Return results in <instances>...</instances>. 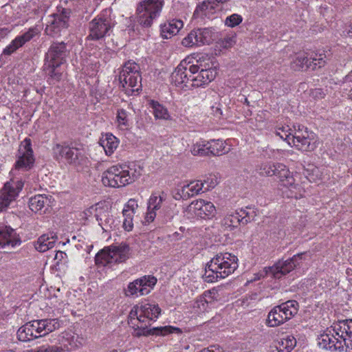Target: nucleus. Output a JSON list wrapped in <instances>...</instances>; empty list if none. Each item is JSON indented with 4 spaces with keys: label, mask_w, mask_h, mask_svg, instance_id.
Here are the masks:
<instances>
[{
    "label": "nucleus",
    "mask_w": 352,
    "mask_h": 352,
    "mask_svg": "<svg viewBox=\"0 0 352 352\" xmlns=\"http://www.w3.org/2000/svg\"><path fill=\"white\" fill-rule=\"evenodd\" d=\"M236 34L232 33L227 35L219 41V45L221 47L228 49L232 47L236 43Z\"/></svg>",
    "instance_id": "44"
},
{
    "label": "nucleus",
    "mask_w": 352,
    "mask_h": 352,
    "mask_svg": "<svg viewBox=\"0 0 352 352\" xmlns=\"http://www.w3.org/2000/svg\"><path fill=\"white\" fill-rule=\"evenodd\" d=\"M195 37L191 31L184 39L182 40V45L185 47H191L197 46L196 42L194 41Z\"/></svg>",
    "instance_id": "53"
},
{
    "label": "nucleus",
    "mask_w": 352,
    "mask_h": 352,
    "mask_svg": "<svg viewBox=\"0 0 352 352\" xmlns=\"http://www.w3.org/2000/svg\"><path fill=\"white\" fill-rule=\"evenodd\" d=\"M107 352H118V351L116 350V349H113V350H111L110 351H107Z\"/></svg>",
    "instance_id": "64"
},
{
    "label": "nucleus",
    "mask_w": 352,
    "mask_h": 352,
    "mask_svg": "<svg viewBox=\"0 0 352 352\" xmlns=\"http://www.w3.org/2000/svg\"><path fill=\"white\" fill-rule=\"evenodd\" d=\"M44 66L46 72L50 77L57 80H58L60 78L61 74L56 71V69L59 66H52L50 64H47V63H45Z\"/></svg>",
    "instance_id": "50"
},
{
    "label": "nucleus",
    "mask_w": 352,
    "mask_h": 352,
    "mask_svg": "<svg viewBox=\"0 0 352 352\" xmlns=\"http://www.w3.org/2000/svg\"><path fill=\"white\" fill-rule=\"evenodd\" d=\"M116 122L120 129H125L129 126V113L124 109H118L116 113Z\"/></svg>",
    "instance_id": "37"
},
{
    "label": "nucleus",
    "mask_w": 352,
    "mask_h": 352,
    "mask_svg": "<svg viewBox=\"0 0 352 352\" xmlns=\"http://www.w3.org/2000/svg\"><path fill=\"white\" fill-rule=\"evenodd\" d=\"M296 338L293 335H285L278 342V352H290L296 346Z\"/></svg>",
    "instance_id": "31"
},
{
    "label": "nucleus",
    "mask_w": 352,
    "mask_h": 352,
    "mask_svg": "<svg viewBox=\"0 0 352 352\" xmlns=\"http://www.w3.org/2000/svg\"><path fill=\"white\" fill-rule=\"evenodd\" d=\"M298 302L287 300L274 307L268 314L267 324L270 327H278L293 318L298 311Z\"/></svg>",
    "instance_id": "11"
},
{
    "label": "nucleus",
    "mask_w": 352,
    "mask_h": 352,
    "mask_svg": "<svg viewBox=\"0 0 352 352\" xmlns=\"http://www.w3.org/2000/svg\"><path fill=\"white\" fill-rule=\"evenodd\" d=\"M256 170L261 176H277L280 185L287 189L283 193L287 197L299 199L304 196V188L296 182L293 173L283 164L263 162L256 166Z\"/></svg>",
    "instance_id": "4"
},
{
    "label": "nucleus",
    "mask_w": 352,
    "mask_h": 352,
    "mask_svg": "<svg viewBox=\"0 0 352 352\" xmlns=\"http://www.w3.org/2000/svg\"><path fill=\"white\" fill-rule=\"evenodd\" d=\"M330 328L332 333H324L318 338L319 348L331 352H352V319L334 322Z\"/></svg>",
    "instance_id": "3"
},
{
    "label": "nucleus",
    "mask_w": 352,
    "mask_h": 352,
    "mask_svg": "<svg viewBox=\"0 0 352 352\" xmlns=\"http://www.w3.org/2000/svg\"><path fill=\"white\" fill-rule=\"evenodd\" d=\"M155 217H156V210H152V208H148L147 212L146 213L145 218H144L145 222L149 223L153 221Z\"/></svg>",
    "instance_id": "56"
},
{
    "label": "nucleus",
    "mask_w": 352,
    "mask_h": 352,
    "mask_svg": "<svg viewBox=\"0 0 352 352\" xmlns=\"http://www.w3.org/2000/svg\"><path fill=\"white\" fill-rule=\"evenodd\" d=\"M31 146V140L29 138H25L21 143L19 148V157L15 164L16 169L27 170L32 166L34 159Z\"/></svg>",
    "instance_id": "20"
},
{
    "label": "nucleus",
    "mask_w": 352,
    "mask_h": 352,
    "mask_svg": "<svg viewBox=\"0 0 352 352\" xmlns=\"http://www.w3.org/2000/svg\"><path fill=\"white\" fill-rule=\"evenodd\" d=\"M23 187V182L21 180H11L4 184L0 195V211L6 210L15 200Z\"/></svg>",
    "instance_id": "18"
},
{
    "label": "nucleus",
    "mask_w": 352,
    "mask_h": 352,
    "mask_svg": "<svg viewBox=\"0 0 352 352\" xmlns=\"http://www.w3.org/2000/svg\"><path fill=\"white\" fill-rule=\"evenodd\" d=\"M114 26V22L109 15L100 14L92 19L89 23V34L91 40H99L109 36Z\"/></svg>",
    "instance_id": "16"
},
{
    "label": "nucleus",
    "mask_w": 352,
    "mask_h": 352,
    "mask_svg": "<svg viewBox=\"0 0 352 352\" xmlns=\"http://www.w3.org/2000/svg\"><path fill=\"white\" fill-rule=\"evenodd\" d=\"M100 144L102 146L107 155H111L119 144L118 139L111 133H107L104 137L100 140Z\"/></svg>",
    "instance_id": "30"
},
{
    "label": "nucleus",
    "mask_w": 352,
    "mask_h": 352,
    "mask_svg": "<svg viewBox=\"0 0 352 352\" xmlns=\"http://www.w3.org/2000/svg\"><path fill=\"white\" fill-rule=\"evenodd\" d=\"M325 55L323 54H311L308 58L309 61L307 64V69L315 70L318 68H321L324 66L326 61L324 60Z\"/></svg>",
    "instance_id": "34"
},
{
    "label": "nucleus",
    "mask_w": 352,
    "mask_h": 352,
    "mask_svg": "<svg viewBox=\"0 0 352 352\" xmlns=\"http://www.w3.org/2000/svg\"><path fill=\"white\" fill-rule=\"evenodd\" d=\"M164 5V0H143L136 7L138 23L142 27H151L153 21L158 18Z\"/></svg>",
    "instance_id": "8"
},
{
    "label": "nucleus",
    "mask_w": 352,
    "mask_h": 352,
    "mask_svg": "<svg viewBox=\"0 0 352 352\" xmlns=\"http://www.w3.org/2000/svg\"><path fill=\"white\" fill-rule=\"evenodd\" d=\"M70 12L63 8L60 12L54 13L48 16L45 33L53 38L61 36L69 27L68 20Z\"/></svg>",
    "instance_id": "13"
},
{
    "label": "nucleus",
    "mask_w": 352,
    "mask_h": 352,
    "mask_svg": "<svg viewBox=\"0 0 352 352\" xmlns=\"http://www.w3.org/2000/svg\"><path fill=\"white\" fill-rule=\"evenodd\" d=\"M36 34V30L31 28L23 34L17 36L8 46L3 49L0 57V60L3 58V56H8L12 55L18 49L23 46L27 42L32 39Z\"/></svg>",
    "instance_id": "22"
},
{
    "label": "nucleus",
    "mask_w": 352,
    "mask_h": 352,
    "mask_svg": "<svg viewBox=\"0 0 352 352\" xmlns=\"http://www.w3.org/2000/svg\"><path fill=\"white\" fill-rule=\"evenodd\" d=\"M60 327L58 319H43L25 323L17 331L20 341L29 342L45 336Z\"/></svg>",
    "instance_id": "6"
},
{
    "label": "nucleus",
    "mask_w": 352,
    "mask_h": 352,
    "mask_svg": "<svg viewBox=\"0 0 352 352\" xmlns=\"http://www.w3.org/2000/svg\"><path fill=\"white\" fill-rule=\"evenodd\" d=\"M150 107L153 109V114L156 119L169 120L170 116L167 109L157 101L151 100Z\"/></svg>",
    "instance_id": "32"
},
{
    "label": "nucleus",
    "mask_w": 352,
    "mask_h": 352,
    "mask_svg": "<svg viewBox=\"0 0 352 352\" xmlns=\"http://www.w3.org/2000/svg\"><path fill=\"white\" fill-rule=\"evenodd\" d=\"M292 131V129L289 128V126H283L276 128L275 134L279 136L282 140H286L289 145H292L290 141Z\"/></svg>",
    "instance_id": "42"
},
{
    "label": "nucleus",
    "mask_w": 352,
    "mask_h": 352,
    "mask_svg": "<svg viewBox=\"0 0 352 352\" xmlns=\"http://www.w3.org/2000/svg\"><path fill=\"white\" fill-rule=\"evenodd\" d=\"M191 153L194 155L200 156H205L210 154L209 150H208V146H206V144H201L198 142L192 146Z\"/></svg>",
    "instance_id": "45"
},
{
    "label": "nucleus",
    "mask_w": 352,
    "mask_h": 352,
    "mask_svg": "<svg viewBox=\"0 0 352 352\" xmlns=\"http://www.w3.org/2000/svg\"><path fill=\"white\" fill-rule=\"evenodd\" d=\"M240 217L241 216L238 210L228 213L225 216V217L222 220V224L225 227L230 229L236 228L240 223H241Z\"/></svg>",
    "instance_id": "35"
},
{
    "label": "nucleus",
    "mask_w": 352,
    "mask_h": 352,
    "mask_svg": "<svg viewBox=\"0 0 352 352\" xmlns=\"http://www.w3.org/2000/svg\"><path fill=\"white\" fill-rule=\"evenodd\" d=\"M56 240L57 236L55 233L44 234L34 243V246L37 251L45 252L54 246Z\"/></svg>",
    "instance_id": "27"
},
{
    "label": "nucleus",
    "mask_w": 352,
    "mask_h": 352,
    "mask_svg": "<svg viewBox=\"0 0 352 352\" xmlns=\"http://www.w3.org/2000/svg\"><path fill=\"white\" fill-rule=\"evenodd\" d=\"M243 21V18L241 15L237 14H233L226 19L225 24L228 27H235L239 25Z\"/></svg>",
    "instance_id": "47"
},
{
    "label": "nucleus",
    "mask_w": 352,
    "mask_h": 352,
    "mask_svg": "<svg viewBox=\"0 0 352 352\" xmlns=\"http://www.w3.org/2000/svg\"><path fill=\"white\" fill-rule=\"evenodd\" d=\"M302 255L303 253L297 254L286 261H278L274 265L265 267V275L274 278H280L299 264L298 261L302 259Z\"/></svg>",
    "instance_id": "17"
},
{
    "label": "nucleus",
    "mask_w": 352,
    "mask_h": 352,
    "mask_svg": "<svg viewBox=\"0 0 352 352\" xmlns=\"http://www.w3.org/2000/svg\"><path fill=\"white\" fill-rule=\"evenodd\" d=\"M161 314L158 305L147 300L134 305L129 314V324L133 327V336L140 338L149 335L165 336L170 334L181 335V329L173 326H164L149 328L151 322L155 321Z\"/></svg>",
    "instance_id": "1"
},
{
    "label": "nucleus",
    "mask_w": 352,
    "mask_h": 352,
    "mask_svg": "<svg viewBox=\"0 0 352 352\" xmlns=\"http://www.w3.org/2000/svg\"><path fill=\"white\" fill-rule=\"evenodd\" d=\"M62 349L56 346H50L49 344H43L42 346L32 349L30 352H59Z\"/></svg>",
    "instance_id": "48"
},
{
    "label": "nucleus",
    "mask_w": 352,
    "mask_h": 352,
    "mask_svg": "<svg viewBox=\"0 0 352 352\" xmlns=\"http://www.w3.org/2000/svg\"><path fill=\"white\" fill-rule=\"evenodd\" d=\"M90 209L96 212L95 217L96 221L103 230L107 231L109 229H112L115 227V220L107 209H98V208L94 207H91Z\"/></svg>",
    "instance_id": "24"
},
{
    "label": "nucleus",
    "mask_w": 352,
    "mask_h": 352,
    "mask_svg": "<svg viewBox=\"0 0 352 352\" xmlns=\"http://www.w3.org/2000/svg\"><path fill=\"white\" fill-rule=\"evenodd\" d=\"M217 74L216 67L204 68L195 65L191 58L180 62L171 75L172 82L177 86L186 89L208 85Z\"/></svg>",
    "instance_id": "2"
},
{
    "label": "nucleus",
    "mask_w": 352,
    "mask_h": 352,
    "mask_svg": "<svg viewBox=\"0 0 352 352\" xmlns=\"http://www.w3.org/2000/svg\"><path fill=\"white\" fill-rule=\"evenodd\" d=\"M138 208V204L135 199H130L124 207V210H129L130 212L135 214Z\"/></svg>",
    "instance_id": "52"
},
{
    "label": "nucleus",
    "mask_w": 352,
    "mask_h": 352,
    "mask_svg": "<svg viewBox=\"0 0 352 352\" xmlns=\"http://www.w3.org/2000/svg\"><path fill=\"white\" fill-rule=\"evenodd\" d=\"M192 32L194 35V37H195L194 41L196 42L197 46L203 45L202 40L201 39V36H200L201 32H200L199 28L197 29V30H192Z\"/></svg>",
    "instance_id": "57"
},
{
    "label": "nucleus",
    "mask_w": 352,
    "mask_h": 352,
    "mask_svg": "<svg viewBox=\"0 0 352 352\" xmlns=\"http://www.w3.org/2000/svg\"><path fill=\"white\" fill-rule=\"evenodd\" d=\"M28 205L34 212L45 213L50 207V199L45 195H36L29 199Z\"/></svg>",
    "instance_id": "25"
},
{
    "label": "nucleus",
    "mask_w": 352,
    "mask_h": 352,
    "mask_svg": "<svg viewBox=\"0 0 352 352\" xmlns=\"http://www.w3.org/2000/svg\"><path fill=\"white\" fill-rule=\"evenodd\" d=\"M130 247L122 243L118 245H110L100 251L95 256L97 265L107 266L125 262L130 257Z\"/></svg>",
    "instance_id": "7"
},
{
    "label": "nucleus",
    "mask_w": 352,
    "mask_h": 352,
    "mask_svg": "<svg viewBox=\"0 0 352 352\" xmlns=\"http://www.w3.org/2000/svg\"><path fill=\"white\" fill-rule=\"evenodd\" d=\"M238 267L237 257L230 253L217 254L205 269L204 278L208 283H214L232 274Z\"/></svg>",
    "instance_id": "5"
},
{
    "label": "nucleus",
    "mask_w": 352,
    "mask_h": 352,
    "mask_svg": "<svg viewBox=\"0 0 352 352\" xmlns=\"http://www.w3.org/2000/svg\"><path fill=\"white\" fill-rule=\"evenodd\" d=\"M212 111L214 113V115L217 118H220L222 116L223 113H222V111H221V108L219 107V106H217V107L213 106L212 107Z\"/></svg>",
    "instance_id": "60"
},
{
    "label": "nucleus",
    "mask_w": 352,
    "mask_h": 352,
    "mask_svg": "<svg viewBox=\"0 0 352 352\" xmlns=\"http://www.w3.org/2000/svg\"><path fill=\"white\" fill-rule=\"evenodd\" d=\"M192 308L194 311L198 314L204 313L208 309V302L204 296H200L194 302Z\"/></svg>",
    "instance_id": "41"
},
{
    "label": "nucleus",
    "mask_w": 352,
    "mask_h": 352,
    "mask_svg": "<svg viewBox=\"0 0 352 352\" xmlns=\"http://www.w3.org/2000/svg\"><path fill=\"white\" fill-rule=\"evenodd\" d=\"M21 243V241L16 231L10 227L0 228V251L8 252Z\"/></svg>",
    "instance_id": "21"
},
{
    "label": "nucleus",
    "mask_w": 352,
    "mask_h": 352,
    "mask_svg": "<svg viewBox=\"0 0 352 352\" xmlns=\"http://www.w3.org/2000/svg\"><path fill=\"white\" fill-rule=\"evenodd\" d=\"M66 257L67 254L65 252L62 251H58L55 254L54 259L57 261V263H58L59 261H61L63 259H65Z\"/></svg>",
    "instance_id": "59"
},
{
    "label": "nucleus",
    "mask_w": 352,
    "mask_h": 352,
    "mask_svg": "<svg viewBox=\"0 0 352 352\" xmlns=\"http://www.w3.org/2000/svg\"><path fill=\"white\" fill-rule=\"evenodd\" d=\"M204 188V184L199 180L192 181L190 183L184 185L180 189L178 195L184 200L197 195Z\"/></svg>",
    "instance_id": "26"
},
{
    "label": "nucleus",
    "mask_w": 352,
    "mask_h": 352,
    "mask_svg": "<svg viewBox=\"0 0 352 352\" xmlns=\"http://www.w3.org/2000/svg\"><path fill=\"white\" fill-rule=\"evenodd\" d=\"M347 34L349 36L352 37V26L348 30Z\"/></svg>",
    "instance_id": "61"
},
{
    "label": "nucleus",
    "mask_w": 352,
    "mask_h": 352,
    "mask_svg": "<svg viewBox=\"0 0 352 352\" xmlns=\"http://www.w3.org/2000/svg\"><path fill=\"white\" fill-rule=\"evenodd\" d=\"M157 283V278L153 276H143L130 282L124 289L126 296L138 298L148 294Z\"/></svg>",
    "instance_id": "15"
},
{
    "label": "nucleus",
    "mask_w": 352,
    "mask_h": 352,
    "mask_svg": "<svg viewBox=\"0 0 352 352\" xmlns=\"http://www.w3.org/2000/svg\"><path fill=\"white\" fill-rule=\"evenodd\" d=\"M166 199V195L164 192H154L151 195L148 199V208L158 210L161 208L163 202Z\"/></svg>",
    "instance_id": "36"
},
{
    "label": "nucleus",
    "mask_w": 352,
    "mask_h": 352,
    "mask_svg": "<svg viewBox=\"0 0 352 352\" xmlns=\"http://www.w3.org/2000/svg\"><path fill=\"white\" fill-rule=\"evenodd\" d=\"M218 2L224 3L226 0H217Z\"/></svg>",
    "instance_id": "63"
},
{
    "label": "nucleus",
    "mask_w": 352,
    "mask_h": 352,
    "mask_svg": "<svg viewBox=\"0 0 352 352\" xmlns=\"http://www.w3.org/2000/svg\"><path fill=\"white\" fill-rule=\"evenodd\" d=\"M68 336L65 340L68 341V344L63 343V345L65 348H66L67 350H72L78 346L77 344L74 342V336L68 335Z\"/></svg>",
    "instance_id": "55"
},
{
    "label": "nucleus",
    "mask_w": 352,
    "mask_h": 352,
    "mask_svg": "<svg viewBox=\"0 0 352 352\" xmlns=\"http://www.w3.org/2000/svg\"><path fill=\"white\" fill-rule=\"evenodd\" d=\"M11 29L8 28H0V41L6 38L11 32Z\"/></svg>",
    "instance_id": "58"
},
{
    "label": "nucleus",
    "mask_w": 352,
    "mask_h": 352,
    "mask_svg": "<svg viewBox=\"0 0 352 352\" xmlns=\"http://www.w3.org/2000/svg\"><path fill=\"white\" fill-rule=\"evenodd\" d=\"M183 27V22L181 20L173 19L161 25V36L164 38H170L176 35Z\"/></svg>",
    "instance_id": "28"
},
{
    "label": "nucleus",
    "mask_w": 352,
    "mask_h": 352,
    "mask_svg": "<svg viewBox=\"0 0 352 352\" xmlns=\"http://www.w3.org/2000/svg\"><path fill=\"white\" fill-rule=\"evenodd\" d=\"M239 212L241 216L240 220L241 221L242 224H247L248 223L254 221L256 216V212L250 208L241 209Z\"/></svg>",
    "instance_id": "40"
},
{
    "label": "nucleus",
    "mask_w": 352,
    "mask_h": 352,
    "mask_svg": "<svg viewBox=\"0 0 352 352\" xmlns=\"http://www.w3.org/2000/svg\"><path fill=\"white\" fill-rule=\"evenodd\" d=\"M68 51L64 42H53L45 56V63L52 66H60L66 61Z\"/></svg>",
    "instance_id": "19"
},
{
    "label": "nucleus",
    "mask_w": 352,
    "mask_h": 352,
    "mask_svg": "<svg viewBox=\"0 0 352 352\" xmlns=\"http://www.w3.org/2000/svg\"><path fill=\"white\" fill-rule=\"evenodd\" d=\"M244 103L246 104L247 105H249V104H250V102L248 101V100L246 98H245V99H244Z\"/></svg>",
    "instance_id": "62"
},
{
    "label": "nucleus",
    "mask_w": 352,
    "mask_h": 352,
    "mask_svg": "<svg viewBox=\"0 0 352 352\" xmlns=\"http://www.w3.org/2000/svg\"><path fill=\"white\" fill-rule=\"evenodd\" d=\"M203 45L210 44L215 39V30L212 28H199Z\"/></svg>",
    "instance_id": "39"
},
{
    "label": "nucleus",
    "mask_w": 352,
    "mask_h": 352,
    "mask_svg": "<svg viewBox=\"0 0 352 352\" xmlns=\"http://www.w3.org/2000/svg\"><path fill=\"white\" fill-rule=\"evenodd\" d=\"M210 3V2L204 1L201 5H199L194 12L193 16L203 18L204 16H206V11L208 9Z\"/></svg>",
    "instance_id": "49"
},
{
    "label": "nucleus",
    "mask_w": 352,
    "mask_h": 352,
    "mask_svg": "<svg viewBox=\"0 0 352 352\" xmlns=\"http://www.w3.org/2000/svg\"><path fill=\"white\" fill-rule=\"evenodd\" d=\"M36 34V30L31 28L23 34L17 36L8 46L3 49L0 57V60L3 58V56H8L12 55L18 49L23 46L27 42L32 39Z\"/></svg>",
    "instance_id": "23"
},
{
    "label": "nucleus",
    "mask_w": 352,
    "mask_h": 352,
    "mask_svg": "<svg viewBox=\"0 0 352 352\" xmlns=\"http://www.w3.org/2000/svg\"><path fill=\"white\" fill-rule=\"evenodd\" d=\"M308 61V57L304 54H297L291 63V67L296 71L302 70L305 67L307 69Z\"/></svg>",
    "instance_id": "38"
},
{
    "label": "nucleus",
    "mask_w": 352,
    "mask_h": 352,
    "mask_svg": "<svg viewBox=\"0 0 352 352\" xmlns=\"http://www.w3.org/2000/svg\"><path fill=\"white\" fill-rule=\"evenodd\" d=\"M204 184V189L205 190H208L211 188H214V186L217 184V179L214 175H210L207 177L206 179L203 182Z\"/></svg>",
    "instance_id": "51"
},
{
    "label": "nucleus",
    "mask_w": 352,
    "mask_h": 352,
    "mask_svg": "<svg viewBox=\"0 0 352 352\" xmlns=\"http://www.w3.org/2000/svg\"><path fill=\"white\" fill-rule=\"evenodd\" d=\"M206 146H208V150L212 155L219 156L228 152L225 142L221 140H212L208 142Z\"/></svg>",
    "instance_id": "33"
},
{
    "label": "nucleus",
    "mask_w": 352,
    "mask_h": 352,
    "mask_svg": "<svg viewBox=\"0 0 352 352\" xmlns=\"http://www.w3.org/2000/svg\"><path fill=\"white\" fill-rule=\"evenodd\" d=\"M140 67L135 62H126L120 74L119 79L127 95L138 92L142 88Z\"/></svg>",
    "instance_id": "9"
},
{
    "label": "nucleus",
    "mask_w": 352,
    "mask_h": 352,
    "mask_svg": "<svg viewBox=\"0 0 352 352\" xmlns=\"http://www.w3.org/2000/svg\"><path fill=\"white\" fill-rule=\"evenodd\" d=\"M349 76H346L344 81L343 82V91L345 92H348L349 95L352 100V81L348 80Z\"/></svg>",
    "instance_id": "54"
},
{
    "label": "nucleus",
    "mask_w": 352,
    "mask_h": 352,
    "mask_svg": "<svg viewBox=\"0 0 352 352\" xmlns=\"http://www.w3.org/2000/svg\"><path fill=\"white\" fill-rule=\"evenodd\" d=\"M215 213L214 204L201 199L192 201L184 211V217L190 220L195 218L211 219Z\"/></svg>",
    "instance_id": "14"
},
{
    "label": "nucleus",
    "mask_w": 352,
    "mask_h": 352,
    "mask_svg": "<svg viewBox=\"0 0 352 352\" xmlns=\"http://www.w3.org/2000/svg\"><path fill=\"white\" fill-rule=\"evenodd\" d=\"M122 215L124 217L122 227L124 230L127 232H130L133 230V217L135 215L134 213L130 212L129 210H122Z\"/></svg>",
    "instance_id": "43"
},
{
    "label": "nucleus",
    "mask_w": 352,
    "mask_h": 352,
    "mask_svg": "<svg viewBox=\"0 0 352 352\" xmlns=\"http://www.w3.org/2000/svg\"><path fill=\"white\" fill-rule=\"evenodd\" d=\"M305 132H310L308 131L307 128L305 127L302 125L300 124H294L293 126V129L292 131V138L290 140H292V142H293V139L295 140H299L302 136H304V133Z\"/></svg>",
    "instance_id": "46"
},
{
    "label": "nucleus",
    "mask_w": 352,
    "mask_h": 352,
    "mask_svg": "<svg viewBox=\"0 0 352 352\" xmlns=\"http://www.w3.org/2000/svg\"><path fill=\"white\" fill-rule=\"evenodd\" d=\"M314 139V133L313 132H305L304 136H302L299 140H295L293 139L292 142L295 147L298 150L302 151H310L314 149L315 145L311 143Z\"/></svg>",
    "instance_id": "29"
},
{
    "label": "nucleus",
    "mask_w": 352,
    "mask_h": 352,
    "mask_svg": "<svg viewBox=\"0 0 352 352\" xmlns=\"http://www.w3.org/2000/svg\"><path fill=\"white\" fill-rule=\"evenodd\" d=\"M52 154L56 160L74 166L80 164L84 158L82 149L66 142L55 144L52 147Z\"/></svg>",
    "instance_id": "12"
},
{
    "label": "nucleus",
    "mask_w": 352,
    "mask_h": 352,
    "mask_svg": "<svg viewBox=\"0 0 352 352\" xmlns=\"http://www.w3.org/2000/svg\"><path fill=\"white\" fill-rule=\"evenodd\" d=\"M126 165H116L109 168L102 174V182L106 186L120 188L134 181L133 173Z\"/></svg>",
    "instance_id": "10"
}]
</instances>
